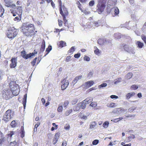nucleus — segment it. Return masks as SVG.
Segmentation results:
<instances>
[{"mask_svg": "<svg viewBox=\"0 0 146 146\" xmlns=\"http://www.w3.org/2000/svg\"><path fill=\"white\" fill-rule=\"evenodd\" d=\"M72 111V110L71 109L67 110L65 113L66 116H68L70 115Z\"/></svg>", "mask_w": 146, "mask_h": 146, "instance_id": "obj_34", "label": "nucleus"}, {"mask_svg": "<svg viewBox=\"0 0 146 146\" xmlns=\"http://www.w3.org/2000/svg\"><path fill=\"white\" fill-rule=\"evenodd\" d=\"M114 12L115 15H117L119 13V10L117 7L115 8Z\"/></svg>", "mask_w": 146, "mask_h": 146, "instance_id": "obj_52", "label": "nucleus"}, {"mask_svg": "<svg viewBox=\"0 0 146 146\" xmlns=\"http://www.w3.org/2000/svg\"><path fill=\"white\" fill-rule=\"evenodd\" d=\"M136 44L137 45V47L139 48H141L144 45L143 43L139 41H137L136 42Z\"/></svg>", "mask_w": 146, "mask_h": 146, "instance_id": "obj_22", "label": "nucleus"}, {"mask_svg": "<svg viewBox=\"0 0 146 146\" xmlns=\"http://www.w3.org/2000/svg\"><path fill=\"white\" fill-rule=\"evenodd\" d=\"M97 103L95 102H92L90 104V106L93 107H95L97 106Z\"/></svg>", "mask_w": 146, "mask_h": 146, "instance_id": "obj_44", "label": "nucleus"}, {"mask_svg": "<svg viewBox=\"0 0 146 146\" xmlns=\"http://www.w3.org/2000/svg\"><path fill=\"white\" fill-rule=\"evenodd\" d=\"M96 125V123L95 122H92L90 123V128L91 129L94 128Z\"/></svg>", "mask_w": 146, "mask_h": 146, "instance_id": "obj_31", "label": "nucleus"}, {"mask_svg": "<svg viewBox=\"0 0 146 146\" xmlns=\"http://www.w3.org/2000/svg\"><path fill=\"white\" fill-rule=\"evenodd\" d=\"M64 30V29H56V31L57 32H60L61 31H63Z\"/></svg>", "mask_w": 146, "mask_h": 146, "instance_id": "obj_64", "label": "nucleus"}, {"mask_svg": "<svg viewBox=\"0 0 146 146\" xmlns=\"http://www.w3.org/2000/svg\"><path fill=\"white\" fill-rule=\"evenodd\" d=\"M69 102L68 100H66L64 101V103L63 106L64 107H66L68 104Z\"/></svg>", "mask_w": 146, "mask_h": 146, "instance_id": "obj_51", "label": "nucleus"}, {"mask_svg": "<svg viewBox=\"0 0 146 146\" xmlns=\"http://www.w3.org/2000/svg\"><path fill=\"white\" fill-rule=\"evenodd\" d=\"M122 46L125 51L129 53L131 52L133 54H134L135 52L134 51V48L133 47H129L128 45H127V44H122Z\"/></svg>", "mask_w": 146, "mask_h": 146, "instance_id": "obj_9", "label": "nucleus"}, {"mask_svg": "<svg viewBox=\"0 0 146 146\" xmlns=\"http://www.w3.org/2000/svg\"><path fill=\"white\" fill-rule=\"evenodd\" d=\"M70 126L69 124H66L64 127V129H70Z\"/></svg>", "mask_w": 146, "mask_h": 146, "instance_id": "obj_55", "label": "nucleus"}, {"mask_svg": "<svg viewBox=\"0 0 146 146\" xmlns=\"http://www.w3.org/2000/svg\"><path fill=\"white\" fill-rule=\"evenodd\" d=\"M106 0H99L97 5V11L98 13L101 14L104 11L106 7Z\"/></svg>", "mask_w": 146, "mask_h": 146, "instance_id": "obj_4", "label": "nucleus"}, {"mask_svg": "<svg viewBox=\"0 0 146 146\" xmlns=\"http://www.w3.org/2000/svg\"><path fill=\"white\" fill-rule=\"evenodd\" d=\"M17 123L15 120L12 121L10 124L11 126L12 127H15L17 125Z\"/></svg>", "mask_w": 146, "mask_h": 146, "instance_id": "obj_25", "label": "nucleus"}, {"mask_svg": "<svg viewBox=\"0 0 146 146\" xmlns=\"http://www.w3.org/2000/svg\"><path fill=\"white\" fill-rule=\"evenodd\" d=\"M61 83L62 84L61 86V89L63 90L66 89L69 84L68 80H66V79H64L61 81Z\"/></svg>", "mask_w": 146, "mask_h": 146, "instance_id": "obj_12", "label": "nucleus"}, {"mask_svg": "<svg viewBox=\"0 0 146 146\" xmlns=\"http://www.w3.org/2000/svg\"><path fill=\"white\" fill-rule=\"evenodd\" d=\"M109 122L108 121H105L103 125V126L105 128H107L108 126Z\"/></svg>", "mask_w": 146, "mask_h": 146, "instance_id": "obj_39", "label": "nucleus"}, {"mask_svg": "<svg viewBox=\"0 0 146 146\" xmlns=\"http://www.w3.org/2000/svg\"><path fill=\"white\" fill-rule=\"evenodd\" d=\"M136 108L135 106L131 107L129 109L128 111L129 112L131 113L134 110L136 109Z\"/></svg>", "mask_w": 146, "mask_h": 146, "instance_id": "obj_40", "label": "nucleus"}, {"mask_svg": "<svg viewBox=\"0 0 146 146\" xmlns=\"http://www.w3.org/2000/svg\"><path fill=\"white\" fill-rule=\"evenodd\" d=\"M10 11L13 16H15L17 15H18L20 19V20H21V13L22 12V7L21 6L17 7L13 9H11Z\"/></svg>", "mask_w": 146, "mask_h": 146, "instance_id": "obj_7", "label": "nucleus"}, {"mask_svg": "<svg viewBox=\"0 0 146 146\" xmlns=\"http://www.w3.org/2000/svg\"><path fill=\"white\" fill-rule=\"evenodd\" d=\"M107 106L110 108H114L115 106V104L114 103H110L107 105Z\"/></svg>", "mask_w": 146, "mask_h": 146, "instance_id": "obj_30", "label": "nucleus"}, {"mask_svg": "<svg viewBox=\"0 0 146 146\" xmlns=\"http://www.w3.org/2000/svg\"><path fill=\"white\" fill-rule=\"evenodd\" d=\"M15 133V132L13 131H10L9 132V133L7 135V137L8 138H11L12 135Z\"/></svg>", "mask_w": 146, "mask_h": 146, "instance_id": "obj_28", "label": "nucleus"}, {"mask_svg": "<svg viewBox=\"0 0 146 146\" xmlns=\"http://www.w3.org/2000/svg\"><path fill=\"white\" fill-rule=\"evenodd\" d=\"M9 87L14 96H17L19 94L20 92L19 87L15 82L11 81L9 84Z\"/></svg>", "mask_w": 146, "mask_h": 146, "instance_id": "obj_3", "label": "nucleus"}, {"mask_svg": "<svg viewBox=\"0 0 146 146\" xmlns=\"http://www.w3.org/2000/svg\"><path fill=\"white\" fill-rule=\"evenodd\" d=\"M52 49V46L51 45H49L48 46V48H47L46 50V54L44 56H46L47 55L49 52Z\"/></svg>", "mask_w": 146, "mask_h": 146, "instance_id": "obj_23", "label": "nucleus"}, {"mask_svg": "<svg viewBox=\"0 0 146 146\" xmlns=\"http://www.w3.org/2000/svg\"><path fill=\"white\" fill-rule=\"evenodd\" d=\"M41 101L43 105H44L45 104V101L44 98H42L41 99Z\"/></svg>", "mask_w": 146, "mask_h": 146, "instance_id": "obj_63", "label": "nucleus"}, {"mask_svg": "<svg viewBox=\"0 0 146 146\" xmlns=\"http://www.w3.org/2000/svg\"><path fill=\"white\" fill-rule=\"evenodd\" d=\"M5 10L0 3V17H1L4 13Z\"/></svg>", "mask_w": 146, "mask_h": 146, "instance_id": "obj_21", "label": "nucleus"}, {"mask_svg": "<svg viewBox=\"0 0 146 146\" xmlns=\"http://www.w3.org/2000/svg\"><path fill=\"white\" fill-rule=\"evenodd\" d=\"M111 8H110L108 6L107 7V9H106L107 12H108V13H109L111 11Z\"/></svg>", "mask_w": 146, "mask_h": 146, "instance_id": "obj_54", "label": "nucleus"}, {"mask_svg": "<svg viewBox=\"0 0 146 146\" xmlns=\"http://www.w3.org/2000/svg\"><path fill=\"white\" fill-rule=\"evenodd\" d=\"M14 115V111L11 110L9 109L5 112L3 115L2 120L5 123H7L13 118Z\"/></svg>", "mask_w": 146, "mask_h": 146, "instance_id": "obj_2", "label": "nucleus"}, {"mask_svg": "<svg viewBox=\"0 0 146 146\" xmlns=\"http://www.w3.org/2000/svg\"><path fill=\"white\" fill-rule=\"evenodd\" d=\"M58 25L60 27H61L62 25V21L60 19L58 20Z\"/></svg>", "mask_w": 146, "mask_h": 146, "instance_id": "obj_58", "label": "nucleus"}, {"mask_svg": "<svg viewBox=\"0 0 146 146\" xmlns=\"http://www.w3.org/2000/svg\"><path fill=\"white\" fill-rule=\"evenodd\" d=\"M95 3V2L94 1L92 0L90 1L89 3V5L90 6L92 7L93 6Z\"/></svg>", "mask_w": 146, "mask_h": 146, "instance_id": "obj_48", "label": "nucleus"}, {"mask_svg": "<svg viewBox=\"0 0 146 146\" xmlns=\"http://www.w3.org/2000/svg\"><path fill=\"white\" fill-rule=\"evenodd\" d=\"M123 119L122 117H120L118 118L114 119L113 121L115 122H117Z\"/></svg>", "mask_w": 146, "mask_h": 146, "instance_id": "obj_42", "label": "nucleus"}, {"mask_svg": "<svg viewBox=\"0 0 146 146\" xmlns=\"http://www.w3.org/2000/svg\"><path fill=\"white\" fill-rule=\"evenodd\" d=\"M84 60L89 61L90 60V58L88 56H85L84 57Z\"/></svg>", "mask_w": 146, "mask_h": 146, "instance_id": "obj_49", "label": "nucleus"}, {"mask_svg": "<svg viewBox=\"0 0 146 146\" xmlns=\"http://www.w3.org/2000/svg\"><path fill=\"white\" fill-rule=\"evenodd\" d=\"M86 104L84 100L82 102L78 104L76 106V108H78L77 110H79L80 109H84L86 107Z\"/></svg>", "mask_w": 146, "mask_h": 146, "instance_id": "obj_15", "label": "nucleus"}, {"mask_svg": "<svg viewBox=\"0 0 146 146\" xmlns=\"http://www.w3.org/2000/svg\"><path fill=\"white\" fill-rule=\"evenodd\" d=\"M13 96L10 89L4 90L3 91L2 97L5 100H9L12 98Z\"/></svg>", "mask_w": 146, "mask_h": 146, "instance_id": "obj_6", "label": "nucleus"}, {"mask_svg": "<svg viewBox=\"0 0 146 146\" xmlns=\"http://www.w3.org/2000/svg\"><path fill=\"white\" fill-rule=\"evenodd\" d=\"M94 53L97 55L98 54L100 53L99 50L96 47L95 50H94Z\"/></svg>", "mask_w": 146, "mask_h": 146, "instance_id": "obj_47", "label": "nucleus"}, {"mask_svg": "<svg viewBox=\"0 0 146 146\" xmlns=\"http://www.w3.org/2000/svg\"><path fill=\"white\" fill-rule=\"evenodd\" d=\"M52 125L55 127H52L51 129V131H53L55 129H56L58 128V125H56L55 123H52Z\"/></svg>", "mask_w": 146, "mask_h": 146, "instance_id": "obj_32", "label": "nucleus"}, {"mask_svg": "<svg viewBox=\"0 0 146 146\" xmlns=\"http://www.w3.org/2000/svg\"><path fill=\"white\" fill-rule=\"evenodd\" d=\"M110 98L111 99H113V98H115V99H117L118 98V96L114 95H112L111 96Z\"/></svg>", "mask_w": 146, "mask_h": 146, "instance_id": "obj_59", "label": "nucleus"}, {"mask_svg": "<svg viewBox=\"0 0 146 146\" xmlns=\"http://www.w3.org/2000/svg\"><path fill=\"white\" fill-rule=\"evenodd\" d=\"M27 94H26L25 95H24L23 97V101H25V102H23V106L24 108H25L26 105V102L27 100Z\"/></svg>", "mask_w": 146, "mask_h": 146, "instance_id": "obj_29", "label": "nucleus"}, {"mask_svg": "<svg viewBox=\"0 0 146 146\" xmlns=\"http://www.w3.org/2000/svg\"><path fill=\"white\" fill-rule=\"evenodd\" d=\"M9 146H18L17 142L14 141L13 142H11Z\"/></svg>", "mask_w": 146, "mask_h": 146, "instance_id": "obj_33", "label": "nucleus"}, {"mask_svg": "<svg viewBox=\"0 0 146 146\" xmlns=\"http://www.w3.org/2000/svg\"><path fill=\"white\" fill-rule=\"evenodd\" d=\"M25 131H21L20 133H21V137L23 138L25 135Z\"/></svg>", "mask_w": 146, "mask_h": 146, "instance_id": "obj_60", "label": "nucleus"}, {"mask_svg": "<svg viewBox=\"0 0 146 146\" xmlns=\"http://www.w3.org/2000/svg\"><path fill=\"white\" fill-rule=\"evenodd\" d=\"M51 4L52 7L54 8L55 7V4L52 1L51 2Z\"/></svg>", "mask_w": 146, "mask_h": 146, "instance_id": "obj_61", "label": "nucleus"}, {"mask_svg": "<svg viewBox=\"0 0 146 146\" xmlns=\"http://www.w3.org/2000/svg\"><path fill=\"white\" fill-rule=\"evenodd\" d=\"M121 78H119L116 79L115 80L114 82V84H117L118 83L121 82Z\"/></svg>", "mask_w": 146, "mask_h": 146, "instance_id": "obj_37", "label": "nucleus"}, {"mask_svg": "<svg viewBox=\"0 0 146 146\" xmlns=\"http://www.w3.org/2000/svg\"><path fill=\"white\" fill-rule=\"evenodd\" d=\"M5 3V6L7 7H12V8L16 7V5L13 3L10 0H4Z\"/></svg>", "mask_w": 146, "mask_h": 146, "instance_id": "obj_13", "label": "nucleus"}, {"mask_svg": "<svg viewBox=\"0 0 146 146\" xmlns=\"http://www.w3.org/2000/svg\"><path fill=\"white\" fill-rule=\"evenodd\" d=\"M45 42L44 40H43L42 43L41 48H40V51L42 52H43L45 50Z\"/></svg>", "mask_w": 146, "mask_h": 146, "instance_id": "obj_19", "label": "nucleus"}, {"mask_svg": "<svg viewBox=\"0 0 146 146\" xmlns=\"http://www.w3.org/2000/svg\"><path fill=\"white\" fill-rule=\"evenodd\" d=\"M78 101V99L76 98H74L72 101L71 103L72 104L74 105L76 104Z\"/></svg>", "mask_w": 146, "mask_h": 146, "instance_id": "obj_38", "label": "nucleus"}, {"mask_svg": "<svg viewBox=\"0 0 146 146\" xmlns=\"http://www.w3.org/2000/svg\"><path fill=\"white\" fill-rule=\"evenodd\" d=\"M21 29V32L24 36L28 37H31L35 36L37 33L34 25L32 23H23Z\"/></svg>", "mask_w": 146, "mask_h": 146, "instance_id": "obj_1", "label": "nucleus"}, {"mask_svg": "<svg viewBox=\"0 0 146 146\" xmlns=\"http://www.w3.org/2000/svg\"><path fill=\"white\" fill-rule=\"evenodd\" d=\"M99 142V141L97 139H96L94 140L92 142V144L93 145H97Z\"/></svg>", "mask_w": 146, "mask_h": 146, "instance_id": "obj_46", "label": "nucleus"}, {"mask_svg": "<svg viewBox=\"0 0 146 146\" xmlns=\"http://www.w3.org/2000/svg\"><path fill=\"white\" fill-rule=\"evenodd\" d=\"M75 49L74 46H72L68 51V54H71L73 53V52L75 51Z\"/></svg>", "mask_w": 146, "mask_h": 146, "instance_id": "obj_26", "label": "nucleus"}, {"mask_svg": "<svg viewBox=\"0 0 146 146\" xmlns=\"http://www.w3.org/2000/svg\"><path fill=\"white\" fill-rule=\"evenodd\" d=\"M18 33V31L17 29H14L9 30L7 34V36L9 38L12 39L16 36Z\"/></svg>", "mask_w": 146, "mask_h": 146, "instance_id": "obj_8", "label": "nucleus"}, {"mask_svg": "<svg viewBox=\"0 0 146 146\" xmlns=\"http://www.w3.org/2000/svg\"><path fill=\"white\" fill-rule=\"evenodd\" d=\"M98 43L100 45L103 44L104 43V40L103 39L100 38L98 40Z\"/></svg>", "mask_w": 146, "mask_h": 146, "instance_id": "obj_27", "label": "nucleus"}, {"mask_svg": "<svg viewBox=\"0 0 146 146\" xmlns=\"http://www.w3.org/2000/svg\"><path fill=\"white\" fill-rule=\"evenodd\" d=\"M21 56L24 59H27L32 57L33 54H34L33 53H29V54H26V52L25 50H23L22 51L20 52Z\"/></svg>", "mask_w": 146, "mask_h": 146, "instance_id": "obj_10", "label": "nucleus"}, {"mask_svg": "<svg viewBox=\"0 0 146 146\" xmlns=\"http://www.w3.org/2000/svg\"><path fill=\"white\" fill-rule=\"evenodd\" d=\"M60 136V133L59 132L56 133L52 140V143L54 145L57 143Z\"/></svg>", "mask_w": 146, "mask_h": 146, "instance_id": "obj_14", "label": "nucleus"}, {"mask_svg": "<svg viewBox=\"0 0 146 146\" xmlns=\"http://www.w3.org/2000/svg\"><path fill=\"white\" fill-rule=\"evenodd\" d=\"M82 78V76H78L76 77L74 80L72 82L74 84L76 83L77 81L81 79Z\"/></svg>", "mask_w": 146, "mask_h": 146, "instance_id": "obj_24", "label": "nucleus"}, {"mask_svg": "<svg viewBox=\"0 0 146 146\" xmlns=\"http://www.w3.org/2000/svg\"><path fill=\"white\" fill-rule=\"evenodd\" d=\"M80 56V53H78L77 54L74 55V57L76 58H79Z\"/></svg>", "mask_w": 146, "mask_h": 146, "instance_id": "obj_50", "label": "nucleus"}, {"mask_svg": "<svg viewBox=\"0 0 146 146\" xmlns=\"http://www.w3.org/2000/svg\"><path fill=\"white\" fill-rule=\"evenodd\" d=\"M135 94V93L134 92L129 93L126 95V98L129 99L132 96H134Z\"/></svg>", "mask_w": 146, "mask_h": 146, "instance_id": "obj_18", "label": "nucleus"}, {"mask_svg": "<svg viewBox=\"0 0 146 146\" xmlns=\"http://www.w3.org/2000/svg\"><path fill=\"white\" fill-rule=\"evenodd\" d=\"M63 109V107L62 106V104L61 105H59L58 108L57 109V111L58 112H61L62 111Z\"/></svg>", "mask_w": 146, "mask_h": 146, "instance_id": "obj_36", "label": "nucleus"}, {"mask_svg": "<svg viewBox=\"0 0 146 146\" xmlns=\"http://www.w3.org/2000/svg\"><path fill=\"white\" fill-rule=\"evenodd\" d=\"M71 56H67L65 59V61L66 62H68L71 59Z\"/></svg>", "mask_w": 146, "mask_h": 146, "instance_id": "obj_53", "label": "nucleus"}, {"mask_svg": "<svg viewBox=\"0 0 146 146\" xmlns=\"http://www.w3.org/2000/svg\"><path fill=\"white\" fill-rule=\"evenodd\" d=\"M129 2H130L131 5H132L133 6H134V2L133 0H129Z\"/></svg>", "mask_w": 146, "mask_h": 146, "instance_id": "obj_62", "label": "nucleus"}, {"mask_svg": "<svg viewBox=\"0 0 146 146\" xmlns=\"http://www.w3.org/2000/svg\"><path fill=\"white\" fill-rule=\"evenodd\" d=\"M86 104H88L91 103L92 101V99L91 98H88L84 100Z\"/></svg>", "mask_w": 146, "mask_h": 146, "instance_id": "obj_20", "label": "nucleus"}, {"mask_svg": "<svg viewBox=\"0 0 146 146\" xmlns=\"http://www.w3.org/2000/svg\"><path fill=\"white\" fill-rule=\"evenodd\" d=\"M59 47L62 48L64 46H65L66 45V42L64 41L61 40L58 42L57 44Z\"/></svg>", "mask_w": 146, "mask_h": 146, "instance_id": "obj_16", "label": "nucleus"}, {"mask_svg": "<svg viewBox=\"0 0 146 146\" xmlns=\"http://www.w3.org/2000/svg\"><path fill=\"white\" fill-rule=\"evenodd\" d=\"M133 76V74L132 73H128L127 75L126 78L127 79H129L131 78Z\"/></svg>", "mask_w": 146, "mask_h": 146, "instance_id": "obj_35", "label": "nucleus"}, {"mask_svg": "<svg viewBox=\"0 0 146 146\" xmlns=\"http://www.w3.org/2000/svg\"><path fill=\"white\" fill-rule=\"evenodd\" d=\"M37 59V58L36 57L33 59V61L31 62V64L33 66H34L35 65Z\"/></svg>", "mask_w": 146, "mask_h": 146, "instance_id": "obj_41", "label": "nucleus"}, {"mask_svg": "<svg viewBox=\"0 0 146 146\" xmlns=\"http://www.w3.org/2000/svg\"><path fill=\"white\" fill-rule=\"evenodd\" d=\"M11 63L9 66L11 68H15L17 66V57L12 58L10 60Z\"/></svg>", "mask_w": 146, "mask_h": 146, "instance_id": "obj_11", "label": "nucleus"}, {"mask_svg": "<svg viewBox=\"0 0 146 146\" xmlns=\"http://www.w3.org/2000/svg\"><path fill=\"white\" fill-rule=\"evenodd\" d=\"M59 11L60 14L63 17L64 24L65 25L67 21L66 19V17L68 16V14L67 9L64 5H63L62 8H59Z\"/></svg>", "mask_w": 146, "mask_h": 146, "instance_id": "obj_5", "label": "nucleus"}, {"mask_svg": "<svg viewBox=\"0 0 146 146\" xmlns=\"http://www.w3.org/2000/svg\"><path fill=\"white\" fill-rule=\"evenodd\" d=\"M107 84L106 83H103L102 84L100 85L98 87L99 88H103L104 87H105L106 86H107Z\"/></svg>", "mask_w": 146, "mask_h": 146, "instance_id": "obj_45", "label": "nucleus"}, {"mask_svg": "<svg viewBox=\"0 0 146 146\" xmlns=\"http://www.w3.org/2000/svg\"><path fill=\"white\" fill-rule=\"evenodd\" d=\"M94 84V82L93 81L90 80L86 82L85 83V84L86 85V86L88 88Z\"/></svg>", "mask_w": 146, "mask_h": 146, "instance_id": "obj_17", "label": "nucleus"}, {"mask_svg": "<svg viewBox=\"0 0 146 146\" xmlns=\"http://www.w3.org/2000/svg\"><path fill=\"white\" fill-rule=\"evenodd\" d=\"M67 144V141L65 140H64L62 142L61 146H66Z\"/></svg>", "mask_w": 146, "mask_h": 146, "instance_id": "obj_56", "label": "nucleus"}, {"mask_svg": "<svg viewBox=\"0 0 146 146\" xmlns=\"http://www.w3.org/2000/svg\"><path fill=\"white\" fill-rule=\"evenodd\" d=\"M58 2L59 3V8H61L62 7V1L61 0H58Z\"/></svg>", "mask_w": 146, "mask_h": 146, "instance_id": "obj_57", "label": "nucleus"}, {"mask_svg": "<svg viewBox=\"0 0 146 146\" xmlns=\"http://www.w3.org/2000/svg\"><path fill=\"white\" fill-rule=\"evenodd\" d=\"M138 86L135 85H133L131 86V89L136 90L138 88Z\"/></svg>", "mask_w": 146, "mask_h": 146, "instance_id": "obj_43", "label": "nucleus"}]
</instances>
